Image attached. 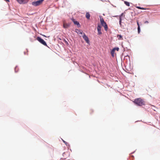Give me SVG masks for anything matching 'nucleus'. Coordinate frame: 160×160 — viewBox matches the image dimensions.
I'll return each instance as SVG.
<instances>
[{"label":"nucleus","instance_id":"nucleus-16","mask_svg":"<svg viewBox=\"0 0 160 160\" xmlns=\"http://www.w3.org/2000/svg\"><path fill=\"white\" fill-rule=\"evenodd\" d=\"M113 50H114V51H115V50H117V51H118L119 50V48H114L112 49Z\"/></svg>","mask_w":160,"mask_h":160},{"label":"nucleus","instance_id":"nucleus-14","mask_svg":"<svg viewBox=\"0 0 160 160\" xmlns=\"http://www.w3.org/2000/svg\"><path fill=\"white\" fill-rule=\"evenodd\" d=\"M114 52L115 51H114V50H113V49H112L111 52V55L113 57L114 56Z\"/></svg>","mask_w":160,"mask_h":160},{"label":"nucleus","instance_id":"nucleus-6","mask_svg":"<svg viewBox=\"0 0 160 160\" xmlns=\"http://www.w3.org/2000/svg\"><path fill=\"white\" fill-rule=\"evenodd\" d=\"M70 23H68L64 22L63 23V27L65 28H68L70 27Z\"/></svg>","mask_w":160,"mask_h":160},{"label":"nucleus","instance_id":"nucleus-3","mask_svg":"<svg viewBox=\"0 0 160 160\" xmlns=\"http://www.w3.org/2000/svg\"><path fill=\"white\" fill-rule=\"evenodd\" d=\"M44 0H39L37 1H34L32 2V4L35 6H39L42 4L43 1Z\"/></svg>","mask_w":160,"mask_h":160},{"label":"nucleus","instance_id":"nucleus-25","mask_svg":"<svg viewBox=\"0 0 160 160\" xmlns=\"http://www.w3.org/2000/svg\"><path fill=\"white\" fill-rule=\"evenodd\" d=\"M91 111L92 112H93V111L92 110H91Z\"/></svg>","mask_w":160,"mask_h":160},{"label":"nucleus","instance_id":"nucleus-17","mask_svg":"<svg viewBox=\"0 0 160 160\" xmlns=\"http://www.w3.org/2000/svg\"><path fill=\"white\" fill-rule=\"evenodd\" d=\"M138 33H139L140 32V26L138 27Z\"/></svg>","mask_w":160,"mask_h":160},{"label":"nucleus","instance_id":"nucleus-15","mask_svg":"<svg viewBox=\"0 0 160 160\" xmlns=\"http://www.w3.org/2000/svg\"><path fill=\"white\" fill-rule=\"evenodd\" d=\"M125 4L128 6H130V4L128 2H127V1H125L124 2Z\"/></svg>","mask_w":160,"mask_h":160},{"label":"nucleus","instance_id":"nucleus-12","mask_svg":"<svg viewBox=\"0 0 160 160\" xmlns=\"http://www.w3.org/2000/svg\"><path fill=\"white\" fill-rule=\"evenodd\" d=\"M90 14L88 12H87L86 14V17L88 19H90Z\"/></svg>","mask_w":160,"mask_h":160},{"label":"nucleus","instance_id":"nucleus-4","mask_svg":"<svg viewBox=\"0 0 160 160\" xmlns=\"http://www.w3.org/2000/svg\"><path fill=\"white\" fill-rule=\"evenodd\" d=\"M37 39L43 45L45 46H47V45L46 43L41 38L38 37H37Z\"/></svg>","mask_w":160,"mask_h":160},{"label":"nucleus","instance_id":"nucleus-24","mask_svg":"<svg viewBox=\"0 0 160 160\" xmlns=\"http://www.w3.org/2000/svg\"><path fill=\"white\" fill-rule=\"evenodd\" d=\"M4 0L6 1V2H9V0Z\"/></svg>","mask_w":160,"mask_h":160},{"label":"nucleus","instance_id":"nucleus-10","mask_svg":"<svg viewBox=\"0 0 160 160\" xmlns=\"http://www.w3.org/2000/svg\"><path fill=\"white\" fill-rule=\"evenodd\" d=\"M20 4H23L26 3L25 0H17Z\"/></svg>","mask_w":160,"mask_h":160},{"label":"nucleus","instance_id":"nucleus-13","mask_svg":"<svg viewBox=\"0 0 160 160\" xmlns=\"http://www.w3.org/2000/svg\"><path fill=\"white\" fill-rule=\"evenodd\" d=\"M117 37L118 40L122 39V37L121 35H118Z\"/></svg>","mask_w":160,"mask_h":160},{"label":"nucleus","instance_id":"nucleus-18","mask_svg":"<svg viewBox=\"0 0 160 160\" xmlns=\"http://www.w3.org/2000/svg\"><path fill=\"white\" fill-rule=\"evenodd\" d=\"M64 41H65V43H66V44L68 45V43L67 41H66L65 40H64Z\"/></svg>","mask_w":160,"mask_h":160},{"label":"nucleus","instance_id":"nucleus-7","mask_svg":"<svg viewBox=\"0 0 160 160\" xmlns=\"http://www.w3.org/2000/svg\"><path fill=\"white\" fill-rule=\"evenodd\" d=\"M101 27L100 25H98L97 27V30L98 31V34L99 35H101L102 34L101 32Z\"/></svg>","mask_w":160,"mask_h":160},{"label":"nucleus","instance_id":"nucleus-5","mask_svg":"<svg viewBox=\"0 0 160 160\" xmlns=\"http://www.w3.org/2000/svg\"><path fill=\"white\" fill-rule=\"evenodd\" d=\"M83 35L82 36V37L84 39V40L86 41V42L87 43H89V40L88 38V37L84 33H83Z\"/></svg>","mask_w":160,"mask_h":160},{"label":"nucleus","instance_id":"nucleus-20","mask_svg":"<svg viewBox=\"0 0 160 160\" xmlns=\"http://www.w3.org/2000/svg\"><path fill=\"white\" fill-rule=\"evenodd\" d=\"M63 142L65 144H66V145H67V144L68 143L66 142L65 141H64L63 140Z\"/></svg>","mask_w":160,"mask_h":160},{"label":"nucleus","instance_id":"nucleus-1","mask_svg":"<svg viewBox=\"0 0 160 160\" xmlns=\"http://www.w3.org/2000/svg\"><path fill=\"white\" fill-rule=\"evenodd\" d=\"M133 102L139 106H142L144 105V102L140 98L135 99L133 101Z\"/></svg>","mask_w":160,"mask_h":160},{"label":"nucleus","instance_id":"nucleus-23","mask_svg":"<svg viewBox=\"0 0 160 160\" xmlns=\"http://www.w3.org/2000/svg\"><path fill=\"white\" fill-rule=\"evenodd\" d=\"M148 23V21H146L145 22H144V23Z\"/></svg>","mask_w":160,"mask_h":160},{"label":"nucleus","instance_id":"nucleus-2","mask_svg":"<svg viewBox=\"0 0 160 160\" xmlns=\"http://www.w3.org/2000/svg\"><path fill=\"white\" fill-rule=\"evenodd\" d=\"M99 18L100 19V21L102 25L104 27L105 30L106 31H107L108 29V26L106 22H105L102 16H99Z\"/></svg>","mask_w":160,"mask_h":160},{"label":"nucleus","instance_id":"nucleus-22","mask_svg":"<svg viewBox=\"0 0 160 160\" xmlns=\"http://www.w3.org/2000/svg\"><path fill=\"white\" fill-rule=\"evenodd\" d=\"M136 8H138V9H140L141 8V7H139V6H138V7H137Z\"/></svg>","mask_w":160,"mask_h":160},{"label":"nucleus","instance_id":"nucleus-11","mask_svg":"<svg viewBox=\"0 0 160 160\" xmlns=\"http://www.w3.org/2000/svg\"><path fill=\"white\" fill-rule=\"evenodd\" d=\"M72 20L73 22V23H74V24L77 25H80L79 23L78 22H77V21H75L74 19L72 18Z\"/></svg>","mask_w":160,"mask_h":160},{"label":"nucleus","instance_id":"nucleus-21","mask_svg":"<svg viewBox=\"0 0 160 160\" xmlns=\"http://www.w3.org/2000/svg\"><path fill=\"white\" fill-rule=\"evenodd\" d=\"M137 25H138V27L139 26V22H138V21H137Z\"/></svg>","mask_w":160,"mask_h":160},{"label":"nucleus","instance_id":"nucleus-9","mask_svg":"<svg viewBox=\"0 0 160 160\" xmlns=\"http://www.w3.org/2000/svg\"><path fill=\"white\" fill-rule=\"evenodd\" d=\"M123 13H122L121 15L119 16V24L121 26V22H122V16L123 15Z\"/></svg>","mask_w":160,"mask_h":160},{"label":"nucleus","instance_id":"nucleus-19","mask_svg":"<svg viewBox=\"0 0 160 160\" xmlns=\"http://www.w3.org/2000/svg\"><path fill=\"white\" fill-rule=\"evenodd\" d=\"M147 9L146 8H144L142 7H141V8H140V9H142V10H145V9Z\"/></svg>","mask_w":160,"mask_h":160},{"label":"nucleus","instance_id":"nucleus-8","mask_svg":"<svg viewBox=\"0 0 160 160\" xmlns=\"http://www.w3.org/2000/svg\"><path fill=\"white\" fill-rule=\"evenodd\" d=\"M75 32L79 34L82 35L83 34V32L82 31L78 29H75Z\"/></svg>","mask_w":160,"mask_h":160}]
</instances>
